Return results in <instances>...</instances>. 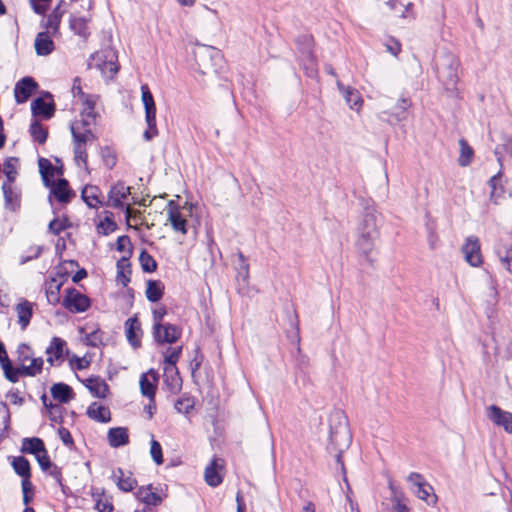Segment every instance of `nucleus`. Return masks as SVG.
<instances>
[{
	"instance_id": "4c0bfd02",
	"label": "nucleus",
	"mask_w": 512,
	"mask_h": 512,
	"mask_svg": "<svg viewBox=\"0 0 512 512\" xmlns=\"http://www.w3.org/2000/svg\"><path fill=\"white\" fill-rule=\"evenodd\" d=\"M411 103L407 98H399L396 106H395V112L388 113L386 111L383 112V114H388L392 120L396 122L404 121L406 119V111L410 107Z\"/></svg>"
},
{
	"instance_id": "9d476101",
	"label": "nucleus",
	"mask_w": 512,
	"mask_h": 512,
	"mask_svg": "<svg viewBox=\"0 0 512 512\" xmlns=\"http://www.w3.org/2000/svg\"><path fill=\"white\" fill-rule=\"evenodd\" d=\"M69 350L67 342L60 337H53L47 346L45 353L47 355L46 361L50 366H59L64 362L65 356Z\"/></svg>"
},
{
	"instance_id": "5fc2aeb1",
	"label": "nucleus",
	"mask_w": 512,
	"mask_h": 512,
	"mask_svg": "<svg viewBox=\"0 0 512 512\" xmlns=\"http://www.w3.org/2000/svg\"><path fill=\"white\" fill-rule=\"evenodd\" d=\"M93 497L95 499V509L99 512H112L113 511V505L112 502L106 498L102 497L100 494H93Z\"/></svg>"
},
{
	"instance_id": "69168bd1",
	"label": "nucleus",
	"mask_w": 512,
	"mask_h": 512,
	"mask_svg": "<svg viewBox=\"0 0 512 512\" xmlns=\"http://www.w3.org/2000/svg\"><path fill=\"white\" fill-rule=\"evenodd\" d=\"M35 458L43 471H48V469L52 467V463L49 459L46 449L35 455Z\"/></svg>"
},
{
	"instance_id": "58836bf2",
	"label": "nucleus",
	"mask_w": 512,
	"mask_h": 512,
	"mask_svg": "<svg viewBox=\"0 0 512 512\" xmlns=\"http://www.w3.org/2000/svg\"><path fill=\"white\" fill-rule=\"evenodd\" d=\"M44 449V442L40 438L34 437L23 439L21 450L24 453L33 454L35 456L41 453Z\"/></svg>"
},
{
	"instance_id": "7ed1b4c3",
	"label": "nucleus",
	"mask_w": 512,
	"mask_h": 512,
	"mask_svg": "<svg viewBox=\"0 0 512 512\" xmlns=\"http://www.w3.org/2000/svg\"><path fill=\"white\" fill-rule=\"evenodd\" d=\"M93 125H84L81 121H75L71 124V133L74 143V156L78 165L87 166V144L95 140L92 132Z\"/></svg>"
},
{
	"instance_id": "6e6552de",
	"label": "nucleus",
	"mask_w": 512,
	"mask_h": 512,
	"mask_svg": "<svg viewBox=\"0 0 512 512\" xmlns=\"http://www.w3.org/2000/svg\"><path fill=\"white\" fill-rule=\"evenodd\" d=\"M62 305L71 313H83L91 305L90 299L75 288L65 290Z\"/></svg>"
},
{
	"instance_id": "f3484780",
	"label": "nucleus",
	"mask_w": 512,
	"mask_h": 512,
	"mask_svg": "<svg viewBox=\"0 0 512 512\" xmlns=\"http://www.w3.org/2000/svg\"><path fill=\"white\" fill-rule=\"evenodd\" d=\"M37 84L36 82L30 78L25 77L17 84L14 88V96L17 103H24L26 102L30 96L33 94L34 90L36 89Z\"/></svg>"
},
{
	"instance_id": "603ef678",
	"label": "nucleus",
	"mask_w": 512,
	"mask_h": 512,
	"mask_svg": "<svg viewBox=\"0 0 512 512\" xmlns=\"http://www.w3.org/2000/svg\"><path fill=\"white\" fill-rule=\"evenodd\" d=\"M139 261L142 269L145 272H154L157 268V263L154 258L145 250L140 253Z\"/></svg>"
},
{
	"instance_id": "72a5a7b5",
	"label": "nucleus",
	"mask_w": 512,
	"mask_h": 512,
	"mask_svg": "<svg viewBox=\"0 0 512 512\" xmlns=\"http://www.w3.org/2000/svg\"><path fill=\"white\" fill-rule=\"evenodd\" d=\"M145 293L149 301L157 302L164 294V284L160 280H149L146 284Z\"/></svg>"
},
{
	"instance_id": "5701e85b",
	"label": "nucleus",
	"mask_w": 512,
	"mask_h": 512,
	"mask_svg": "<svg viewBox=\"0 0 512 512\" xmlns=\"http://www.w3.org/2000/svg\"><path fill=\"white\" fill-rule=\"evenodd\" d=\"M31 110L34 116H41L44 119H50L55 112V106L52 100L46 101L39 97L32 101Z\"/></svg>"
},
{
	"instance_id": "774afa93",
	"label": "nucleus",
	"mask_w": 512,
	"mask_h": 512,
	"mask_svg": "<svg viewBox=\"0 0 512 512\" xmlns=\"http://www.w3.org/2000/svg\"><path fill=\"white\" fill-rule=\"evenodd\" d=\"M385 47L387 51L394 56H397L401 52V43L394 38H389L385 42Z\"/></svg>"
},
{
	"instance_id": "79ce46f5",
	"label": "nucleus",
	"mask_w": 512,
	"mask_h": 512,
	"mask_svg": "<svg viewBox=\"0 0 512 512\" xmlns=\"http://www.w3.org/2000/svg\"><path fill=\"white\" fill-rule=\"evenodd\" d=\"M460 154L458 164L462 167L468 166L473 158L474 151L465 139L459 140Z\"/></svg>"
},
{
	"instance_id": "f257e3e1",
	"label": "nucleus",
	"mask_w": 512,
	"mask_h": 512,
	"mask_svg": "<svg viewBox=\"0 0 512 512\" xmlns=\"http://www.w3.org/2000/svg\"><path fill=\"white\" fill-rule=\"evenodd\" d=\"M332 419L338 421V426L334 429L331 428L329 436L328 450L335 453L336 461L343 469V462L341 461L342 453L349 447L352 436L347 426V419L342 411H336L332 414Z\"/></svg>"
},
{
	"instance_id": "39448f33",
	"label": "nucleus",
	"mask_w": 512,
	"mask_h": 512,
	"mask_svg": "<svg viewBox=\"0 0 512 512\" xmlns=\"http://www.w3.org/2000/svg\"><path fill=\"white\" fill-rule=\"evenodd\" d=\"M459 60L451 53H445L438 64V77L447 89H454L458 81Z\"/></svg>"
},
{
	"instance_id": "6e6d98bb",
	"label": "nucleus",
	"mask_w": 512,
	"mask_h": 512,
	"mask_svg": "<svg viewBox=\"0 0 512 512\" xmlns=\"http://www.w3.org/2000/svg\"><path fill=\"white\" fill-rule=\"evenodd\" d=\"M115 229L116 223L108 216L101 220L97 225L98 233L103 235H109L110 233L114 232Z\"/></svg>"
},
{
	"instance_id": "a18cd8bd",
	"label": "nucleus",
	"mask_w": 512,
	"mask_h": 512,
	"mask_svg": "<svg viewBox=\"0 0 512 512\" xmlns=\"http://www.w3.org/2000/svg\"><path fill=\"white\" fill-rule=\"evenodd\" d=\"M12 467L14 471L21 477H31L30 473V463L29 461L22 457H14L12 460Z\"/></svg>"
},
{
	"instance_id": "bf43d9fd",
	"label": "nucleus",
	"mask_w": 512,
	"mask_h": 512,
	"mask_svg": "<svg viewBox=\"0 0 512 512\" xmlns=\"http://www.w3.org/2000/svg\"><path fill=\"white\" fill-rule=\"evenodd\" d=\"M237 256L239 259L238 276L246 281L249 278V263L242 252H239Z\"/></svg>"
},
{
	"instance_id": "a19ab883",
	"label": "nucleus",
	"mask_w": 512,
	"mask_h": 512,
	"mask_svg": "<svg viewBox=\"0 0 512 512\" xmlns=\"http://www.w3.org/2000/svg\"><path fill=\"white\" fill-rule=\"evenodd\" d=\"M432 492V486L426 482L422 484L421 487L413 489L412 493L419 499L425 501L428 505H435L437 498L436 495L432 494Z\"/></svg>"
},
{
	"instance_id": "7c9ffc66",
	"label": "nucleus",
	"mask_w": 512,
	"mask_h": 512,
	"mask_svg": "<svg viewBox=\"0 0 512 512\" xmlns=\"http://www.w3.org/2000/svg\"><path fill=\"white\" fill-rule=\"evenodd\" d=\"M86 387L97 398H105L109 392L107 383L100 377H91L86 380Z\"/></svg>"
},
{
	"instance_id": "20e7f679",
	"label": "nucleus",
	"mask_w": 512,
	"mask_h": 512,
	"mask_svg": "<svg viewBox=\"0 0 512 512\" xmlns=\"http://www.w3.org/2000/svg\"><path fill=\"white\" fill-rule=\"evenodd\" d=\"M88 68L98 70L105 78H113L119 69L116 51L107 47L93 53L88 61Z\"/></svg>"
},
{
	"instance_id": "2f4dec72",
	"label": "nucleus",
	"mask_w": 512,
	"mask_h": 512,
	"mask_svg": "<svg viewBox=\"0 0 512 512\" xmlns=\"http://www.w3.org/2000/svg\"><path fill=\"white\" fill-rule=\"evenodd\" d=\"M137 498L147 507L161 504L162 498L159 494L152 491V486L140 487L136 492Z\"/></svg>"
},
{
	"instance_id": "c9c22d12",
	"label": "nucleus",
	"mask_w": 512,
	"mask_h": 512,
	"mask_svg": "<svg viewBox=\"0 0 512 512\" xmlns=\"http://www.w3.org/2000/svg\"><path fill=\"white\" fill-rule=\"evenodd\" d=\"M63 15V11L60 10V4L52 11V13L48 16L47 21L44 25L46 30L51 33V35H56L59 33V26L61 22V18Z\"/></svg>"
},
{
	"instance_id": "c85d7f7f",
	"label": "nucleus",
	"mask_w": 512,
	"mask_h": 512,
	"mask_svg": "<svg viewBox=\"0 0 512 512\" xmlns=\"http://www.w3.org/2000/svg\"><path fill=\"white\" fill-rule=\"evenodd\" d=\"M222 465L219 463V459L214 458L211 463L206 467L204 472V478L206 483L211 487H217L222 482V476L219 470Z\"/></svg>"
},
{
	"instance_id": "c756f323",
	"label": "nucleus",
	"mask_w": 512,
	"mask_h": 512,
	"mask_svg": "<svg viewBox=\"0 0 512 512\" xmlns=\"http://www.w3.org/2000/svg\"><path fill=\"white\" fill-rule=\"evenodd\" d=\"M495 253L505 267V269L512 273V246L506 243L498 242L494 248Z\"/></svg>"
},
{
	"instance_id": "e433bc0d",
	"label": "nucleus",
	"mask_w": 512,
	"mask_h": 512,
	"mask_svg": "<svg viewBox=\"0 0 512 512\" xmlns=\"http://www.w3.org/2000/svg\"><path fill=\"white\" fill-rule=\"evenodd\" d=\"M53 195L59 202L66 203L70 200L71 191L65 179H59L52 188Z\"/></svg>"
},
{
	"instance_id": "864d4df0",
	"label": "nucleus",
	"mask_w": 512,
	"mask_h": 512,
	"mask_svg": "<svg viewBox=\"0 0 512 512\" xmlns=\"http://www.w3.org/2000/svg\"><path fill=\"white\" fill-rule=\"evenodd\" d=\"M100 154L102 161L107 168L112 169L116 165L117 157L112 148L108 146L103 147Z\"/></svg>"
},
{
	"instance_id": "052dcab7",
	"label": "nucleus",
	"mask_w": 512,
	"mask_h": 512,
	"mask_svg": "<svg viewBox=\"0 0 512 512\" xmlns=\"http://www.w3.org/2000/svg\"><path fill=\"white\" fill-rule=\"evenodd\" d=\"M392 503L391 512H411L402 495H394Z\"/></svg>"
},
{
	"instance_id": "9b49d317",
	"label": "nucleus",
	"mask_w": 512,
	"mask_h": 512,
	"mask_svg": "<svg viewBox=\"0 0 512 512\" xmlns=\"http://www.w3.org/2000/svg\"><path fill=\"white\" fill-rule=\"evenodd\" d=\"M487 418L496 426L501 427L508 434H512V413L501 409L497 405L486 408Z\"/></svg>"
},
{
	"instance_id": "dca6fc26",
	"label": "nucleus",
	"mask_w": 512,
	"mask_h": 512,
	"mask_svg": "<svg viewBox=\"0 0 512 512\" xmlns=\"http://www.w3.org/2000/svg\"><path fill=\"white\" fill-rule=\"evenodd\" d=\"M125 335L129 344L138 348L141 345L143 335L141 323L137 317L128 318L125 322Z\"/></svg>"
},
{
	"instance_id": "4be33fe9",
	"label": "nucleus",
	"mask_w": 512,
	"mask_h": 512,
	"mask_svg": "<svg viewBox=\"0 0 512 512\" xmlns=\"http://www.w3.org/2000/svg\"><path fill=\"white\" fill-rule=\"evenodd\" d=\"M112 477L118 488L124 492H130L137 486V481L132 473L121 468L113 471Z\"/></svg>"
},
{
	"instance_id": "ddd939ff",
	"label": "nucleus",
	"mask_w": 512,
	"mask_h": 512,
	"mask_svg": "<svg viewBox=\"0 0 512 512\" xmlns=\"http://www.w3.org/2000/svg\"><path fill=\"white\" fill-rule=\"evenodd\" d=\"M465 260L473 267H479L483 263L481 245L478 237L469 236L462 247Z\"/></svg>"
},
{
	"instance_id": "2eb2a0df",
	"label": "nucleus",
	"mask_w": 512,
	"mask_h": 512,
	"mask_svg": "<svg viewBox=\"0 0 512 512\" xmlns=\"http://www.w3.org/2000/svg\"><path fill=\"white\" fill-rule=\"evenodd\" d=\"M5 208L16 211L21 204V190L15 182H4L2 184Z\"/></svg>"
},
{
	"instance_id": "423d86ee",
	"label": "nucleus",
	"mask_w": 512,
	"mask_h": 512,
	"mask_svg": "<svg viewBox=\"0 0 512 512\" xmlns=\"http://www.w3.org/2000/svg\"><path fill=\"white\" fill-rule=\"evenodd\" d=\"M130 193V187L126 186L124 182L118 181L109 190L106 203L107 206L112 208H125V217L127 220L136 214V211L131 208L130 204L125 205V201Z\"/></svg>"
},
{
	"instance_id": "13d9d810",
	"label": "nucleus",
	"mask_w": 512,
	"mask_h": 512,
	"mask_svg": "<svg viewBox=\"0 0 512 512\" xmlns=\"http://www.w3.org/2000/svg\"><path fill=\"white\" fill-rule=\"evenodd\" d=\"M68 227V220L66 218H56L49 223V231L54 235L60 234Z\"/></svg>"
},
{
	"instance_id": "a878e982",
	"label": "nucleus",
	"mask_w": 512,
	"mask_h": 512,
	"mask_svg": "<svg viewBox=\"0 0 512 512\" xmlns=\"http://www.w3.org/2000/svg\"><path fill=\"white\" fill-rule=\"evenodd\" d=\"M82 198L90 208H98L104 205L103 195L100 189L94 185H88L82 190Z\"/></svg>"
},
{
	"instance_id": "b1692460",
	"label": "nucleus",
	"mask_w": 512,
	"mask_h": 512,
	"mask_svg": "<svg viewBox=\"0 0 512 512\" xmlns=\"http://www.w3.org/2000/svg\"><path fill=\"white\" fill-rule=\"evenodd\" d=\"M34 304L26 299H22L15 307L18 317V323L22 330H25L30 323L33 315Z\"/></svg>"
},
{
	"instance_id": "0e129e2a",
	"label": "nucleus",
	"mask_w": 512,
	"mask_h": 512,
	"mask_svg": "<svg viewBox=\"0 0 512 512\" xmlns=\"http://www.w3.org/2000/svg\"><path fill=\"white\" fill-rule=\"evenodd\" d=\"M407 481L410 483V489L413 492V489H417L421 487L422 484L426 483V480L419 473L412 472L408 475Z\"/></svg>"
},
{
	"instance_id": "4468645a",
	"label": "nucleus",
	"mask_w": 512,
	"mask_h": 512,
	"mask_svg": "<svg viewBox=\"0 0 512 512\" xmlns=\"http://www.w3.org/2000/svg\"><path fill=\"white\" fill-rule=\"evenodd\" d=\"M167 222L177 233L185 235L187 233V218L182 209L174 202L170 201L167 205Z\"/></svg>"
},
{
	"instance_id": "09e8293b",
	"label": "nucleus",
	"mask_w": 512,
	"mask_h": 512,
	"mask_svg": "<svg viewBox=\"0 0 512 512\" xmlns=\"http://www.w3.org/2000/svg\"><path fill=\"white\" fill-rule=\"evenodd\" d=\"M195 401L192 397L184 394L175 402V409L179 413L188 414L194 407Z\"/></svg>"
},
{
	"instance_id": "680f3d73",
	"label": "nucleus",
	"mask_w": 512,
	"mask_h": 512,
	"mask_svg": "<svg viewBox=\"0 0 512 512\" xmlns=\"http://www.w3.org/2000/svg\"><path fill=\"white\" fill-rule=\"evenodd\" d=\"M71 93L73 95L75 103L89 95V94L85 93L82 90L81 79L78 78V77H76L73 80V85H72V88H71Z\"/></svg>"
},
{
	"instance_id": "49530a36",
	"label": "nucleus",
	"mask_w": 512,
	"mask_h": 512,
	"mask_svg": "<svg viewBox=\"0 0 512 512\" xmlns=\"http://www.w3.org/2000/svg\"><path fill=\"white\" fill-rule=\"evenodd\" d=\"M500 177H501V172H498V174L494 175L489 180V186L491 188L490 200L494 204L499 203V199L502 197V194H503V187L501 185H499Z\"/></svg>"
},
{
	"instance_id": "0eeeda50",
	"label": "nucleus",
	"mask_w": 512,
	"mask_h": 512,
	"mask_svg": "<svg viewBox=\"0 0 512 512\" xmlns=\"http://www.w3.org/2000/svg\"><path fill=\"white\" fill-rule=\"evenodd\" d=\"M17 353L18 359L22 366L23 375L34 377L41 373L44 361L42 357L34 356V353L29 345L20 344Z\"/></svg>"
},
{
	"instance_id": "bb28decb",
	"label": "nucleus",
	"mask_w": 512,
	"mask_h": 512,
	"mask_svg": "<svg viewBox=\"0 0 512 512\" xmlns=\"http://www.w3.org/2000/svg\"><path fill=\"white\" fill-rule=\"evenodd\" d=\"M49 34L48 30L37 34L34 46L38 55L46 56L53 52L54 42Z\"/></svg>"
},
{
	"instance_id": "f03ea898",
	"label": "nucleus",
	"mask_w": 512,
	"mask_h": 512,
	"mask_svg": "<svg viewBox=\"0 0 512 512\" xmlns=\"http://www.w3.org/2000/svg\"><path fill=\"white\" fill-rule=\"evenodd\" d=\"M378 237L377 219L373 213H366L357 228L356 246L360 253L369 256Z\"/></svg>"
},
{
	"instance_id": "37998d69",
	"label": "nucleus",
	"mask_w": 512,
	"mask_h": 512,
	"mask_svg": "<svg viewBox=\"0 0 512 512\" xmlns=\"http://www.w3.org/2000/svg\"><path fill=\"white\" fill-rule=\"evenodd\" d=\"M19 160L15 157L8 158L3 164V173L7 177L6 182H15L18 173Z\"/></svg>"
},
{
	"instance_id": "393cba45",
	"label": "nucleus",
	"mask_w": 512,
	"mask_h": 512,
	"mask_svg": "<svg viewBox=\"0 0 512 512\" xmlns=\"http://www.w3.org/2000/svg\"><path fill=\"white\" fill-rule=\"evenodd\" d=\"M164 384L173 394H177L181 390L182 379L176 366L164 368Z\"/></svg>"
},
{
	"instance_id": "412c9836",
	"label": "nucleus",
	"mask_w": 512,
	"mask_h": 512,
	"mask_svg": "<svg viewBox=\"0 0 512 512\" xmlns=\"http://www.w3.org/2000/svg\"><path fill=\"white\" fill-rule=\"evenodd\" d=\"M145 109V121L147 124V129L143 133V137L146 141L152 140L154 137L158 135V129L156 125V105L155 102L146 105Z\"/></svg>"
},
{
	"instance_id": "473e14b6",
	"label": "nucleus",
	"mask_w": 512,
	"mask_h": 512,
	"mask_svg": "<svg viewBox=\"0 0 512 512\" xmlns=\"http://www.w3.org/2000/svg\"><path fill=\"white\" fill-rule=\"evenodd\" d=\"M87 415L89 418L102 423H107L111 419L109 408L97 402L90 404L87 409Z\"/></svg>"
},
{
	"instance_id": "1a4fd4ad",
	"label": "nucleus",
	"mask_w": 512,
	"mask_h": 512,
	"mask_svg": "<svg viewBox=\"0 0 512 512\" xmlns=\"http://www.w3.org/2000/svg\"><path fill=\"white\" fill-rule=\"evenodd\" d=\"M152 335L157 344H174L181 335L182 329L171 323H162L152 326Z\"/></svg>"
},
{
	"instance_id": "f704fd0d",
	"label": "nucleus",
	"mask_w": 512,
	"mask_h": 512,
	"mask_svg": "<svg viewBox=\"0 0 512 512\" xmlns=\"http://www.w3.org/2000/svg\"><path fill=\"white\" fill-rule=\"evenodd\" d=\"M51 394L55 400L67 403L72 398L73 391L67 384L57 383L51 387Z\"/></svg>"
},
{
	"instance_id": "de8ad7c7",
	"label": "nucleus",
	"mask_w": 512,
	"mask_h": 512,
	"mask_svg": "<svg viewBox=\"0 0 512 512\" xmlns=\"http://www.w3.org/2000/svg\"><path fill=\"white\" fill-rule=\"evenodd\" d=\"M30 134L32 138L39 144L45 143L47 139V130L37 120H33L30 124Z\"/></svg>"
},
{
	"instance_id": "3c124183",
	"label": "nucleus",
	"mask_w": 512,
	"mask_h": 512,
	"mask_svg": "<svg viewBox=\"0 0 512 512\" xmlns=\"http://www.w3.org/2000/svg\"><path fill=\"white\" fill-rule=\"evenodd\" d=\"M1 368L3 369L5 377L13 383L19 380L20 375H23L22 366L20 365L19 368H14L11 361L2 365Z\"/></svg>"
},
{
	"instance_id": "aec40b11",
	"label": "nucleus",
	"mask_w": 512,
	"mask_h": 512,
	"mask_svg": "<svg viewBox=\"0 0 512 512\" xmlns=\"http://www.w3.org/2000/svg\"><path fill=\"white\" fill-rule=\"evenodd\" d=\"M91 17L72 15L69 22L71 31L81 37L83 40H87L91 32L89 29V22Z\"/></svg>"
},
{
	"instance_id": "338daca9",
	"label": "nucleus",
	"mask_w": 512,
	"mask_h": 512,
	"mask_svg": "<svg viewBox=\"0 0 512 512\" xmlns=\"http://www.w3.org/2000/svg\"><path fill=\"white\" fill-rule=\"evenodd\" d=\"M503 151L512 155V140H507L503 145L497 146L495 148V155L497 156V160L500 164L502 161Z\"/></svg>"
},
{
	"instance_id": "4d7b16f0",
	"label": "nucleus",
	"mask_w": 512,
	"mask_h": 512,
	"mask_svg": "<svg viewBox=\"0 0 512 512\" xmlns=\"http://www.w3.org/2000/svg\"><path fill=\"white\" fill-rule=\"evenodd\" d=\"M151 446H150V455L153 459V461L157 465H161L163 463V454H162V447L158 441L155 439L151 440Z\"/></svg>"
},
{
	"instance_id": "8fccbe9b",
	"label": "nucleus",
	"mask_w": 512,
	"mask_h": 512,
	"mask_svg": "<svg viewBox=\"0 0 512 512\" xmlns=\"http://www.w3.org/2000/svg\"><path fill=\"white\" fill-rule=\"evenodd\" d=\"M85 343L92 347H99L103 343V332L98 328L86 331Z\"/></svg>"
},
{
	"instance_id": "e2e57ef3",
	"label": "nucleus",
	"mask_w": 512,
	"mask_h": 512,
	"mask_svg": "<svg viewBox=\"0 0 512 512\" xmlns=\"http://www.w3.org/2000/svg\"><path fill=\"white\" fill-rule=\"evenodd\" d=\"M29 1H30L33 11L39 15H43L47 11V9L51 3V0H29Z\"/></svg>"
},
{
	"instance_id": "f8f14e48",
	"label": "nucleus",
	"mask_w": 512,
	"mask_h": 512,
	"mask_svg": "<svg viewBox=\"0 0 512 512\" xmlns=\"http://www.w3.org/2000/svg\"><path fill=\"white\" fill-rule=\"evenodd\" d=\"M98 101V96L95 94H89L83 99L76 102L77 105L81 106L80 109V120L84 125H95L99 114L95 110V105Z\"/></svg>"
},
{
	"instance_id": "6ab92c4d",
	"label": "nucleus",
	"mask_w": 512,
	"mask_h": 512,
	"mask_svg": "<svg viewBox=\"0 0 512 512\" xmlns=\"http://www.w3.org/2000/svg\"><path fill=\"white\" fill-rule=\"evenodd\" d=\"M337 88L351 109L360 110L363 99L358 90L351 86H344L340 81H337Z\"/></svg>"
},
{
	"instance_id": "c03bdc74",
	"label": "nucleus",
	"mask_w": 512,
	"mask_h": 512,
	"mask_svg": "<svg viewBox=\"0 0 512 512\" xmlns=\"http://www.w3.org/2000/svg\"><path fill=\"white\" fill-rule=\"evenodd\" d=\"M182 353V346L170 347L163 352L164 356V368H171L176 366Z\"/></svg>"
},
{
	"instance_id": "ea45409f",
	"label": "nucleus",
	"mask_w": 512,
	"mask_h": 512,
	"mask_svg": "<svg viewBox=\"0 0 512 512\" xmlns=\"http://www.w3.org/2000/svg\"><path fill=\"white\" fill-rule=\"evenodd\" d=\"M301 61L306 75L311 78L315 77L317 75V64L309 48L302 52Z\"/></svg>"
},
{
	"instance_id": "a211bd4d",
	"label": "nucleus",
	"mask_w": 512,
	"mask_h": 512,
	"mask_svg": "<svg viewBox=\"0 0 512 512\" xmlns=\"http://www.w3.org/2000/svg\"><path fill=\"white\" fill-rule=\"evenodd\" d=\"M157 381L158 374L152 369L146 373H143L140 377L141 393L142 395L149 398L150 401L154 400Z\"/></svg>"
},
{
	"instance_id": "cd10ccee",
	"label": "nucleus",
	"mask_w": 512,
	"mask_h": 512,
	"mask_svg": "<svg viewBox=\"0 0 512 512\" xmlns=\"http://www.w3.org/2000/svg\"><path fill=\"white\" fill-rule=\"evenodd\" d=\"M107 438L111 447L118 448L124 446L129 442L128 429L125 427L110 428Z\"/></svg>"
}]
</instances>
